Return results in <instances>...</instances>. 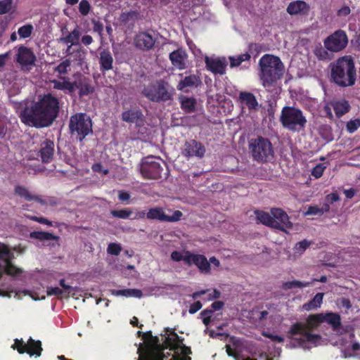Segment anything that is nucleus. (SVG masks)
<instances>
[{"label": "nucleus", "instance_id": "obj_42", "mask_svg": "<svg viewBox=\"0 0 360 360\" xmlns=\"http://www.w3.org/2000/svg\"><path fill=\"white\" fill-rule=\"evenodd\" d=\"M311 283L309 282H301L300 281L294 280L291 281H287L283 283L282 288L283 290H289L295 288H302L304 287L309 286Z\"/></svg>", "mask_w": 360, "mask_h": 360}, {"label": "nucleus", "instance_id": "obj_25", "mask_svg": "<svg viewBox=\"0 0 360 360\" xmlns=\"http://www.w3.org/2000/svg\"><path fill=\"white\" fill-rule=\"evenodd\" d=\"M201 84L200 77L195 75L186 76L177 84L176 88L179 91H184L186 88L198 87Z\"/></svg>", "mask_w": 360, "mask_h": 360}, {"label": "nucleus", "instance_id": "obj_38", "mask_svg": "<svg viewBox=\"0 0 360 360\" xmlns=\"http://www.w3.org/2000/svg\"><path fill=\"white\" fill-rule=\"evenodd\" d=\"M30 237L32 238H35L42 240H55L58 238V236L53 235L51 233L46 232V231H33L30 233Z\"/></svg>", "mask_w": 360, "mask_h": 360}, {"label": "nucleus", "instance_id": "obj_40", "mask_svg": "<svg viewBox=\"0 0 360 360\" xmlns=\"http://www.w3.org/2000/svg\"><path fill=\"white\" fill-rule=\"evenodd\" d=\"M184 255H183L181 252L174 250L171 253V259L174 262H181L183 261L186 265L190 264V251H184Z\"/></svg>", "mask_w": 360, "mask_h": 360}, {"label": "nucleus", "instance_id": "obj_21", "mask_svg": "<svg viewBox=\"0 0 360 360\" xmlns=\"http://www.w3.org/2000/svg\"><path fill=\"white\" fill-rule=\"evenodd\" d=\"M310 10L309 5L304 1L297 0L290 2L286 9L290 15H307Z\"/></svg>", "mask_w": 360, "mask_h": 360}, {"label": "nucleus", "instance_id": "obj_59", "mask_svg": "<svg viewBox=\"0 0 360 360\" xmlns=\"http://www.w3.org/2000/svg\"><path fill=\"white\" fill-rule=\"evenodd\" d=\"M59 284L63 288V293L65 294L66 297H68L72 290V287L69 285H66L64 278L60 280Z\"/></svg>", "mask_w": 360, "mask_h": 360}, {"label": "nucleus", "instance_id": "obj_26", "mask_svg": "<svg viewBox=\"0 0 360 360\" xmlns=\"http://www.w3.org/2000/svg\"><path fill=\"white\" fill-rule=\"evenodd\" d=\"M78 94L79 97H83L84 96H88L89 94H91L94 92V87L91 84V81L82 75H79V86H78Z\"/></svg>", "mask_w": 360, "mask_h": 360}, {"label": "nucleus", "instance_id": "obj_54", "mask_svg": "<svg viewBox=\"0 0 360 360\" xmlns=\"http://www.w3.org/2000/svg\"><path fill=\"white\" fill-rule=\"evenodd\" d=\"M325 169L326 167L323 164L319 163L313 168L311 175L316 179H319L323 175Z\"/></svg>", "mask_w": 360, "mask_h": 360}, {"label": "nucleus", "instance_id": "obj_30", "mask_svg": "<svg viewBox=\"0 0 360 360\" xmlns=\"http://www.w3.org/2000/svg\"><path fill=\"white\" fill-rule=\"evenodd\" d=\"M255 214L257 220L262 224L271 228H279L278 224L273 221L271 213L257 210Z\"/></svg>", "mask_w": 360, "mask_h": 360}, {"label": "nucleus", "instance_id": "obj_20", "mask_svg": "<svg viewBox=\"0 0 360 360\" xmlns=\"http://www.w3.org/2000/svg\"><path fill=\"white\" fill-rule=\"evenodd\" d=\"M238 102L245 105L250 111H257L259 110V103L255 96L249 91H240L239 93Z\"/></svg>", "mask_w": 360, "mask_h": 360}, {"label": "nucleus", "instance_id": "obj_9", "mask_svg": "<svg viewBox=\"0 0 360 360\" xmlns=\"http://www.w3.org/2000/svg\"><path fill=\"white\" fill-rule=\"evenodd\" d=\"M287 336L289 339L295 340L301 347H304L307 342L316 344L321 339L320 335L313 334L311 330H305L304 323L302 322L292 324Z\"/></svg>", "mask_w": 360, "mask_h": 360}, {"label": "nucleus", "instance_id": "obj_11", "mask_svg": "<svg viewBox=\"0 0 360 360\" xmlns=\"http://www.w3.org/2000/svg\"><path fill=\"white\" fill-rule=\"evenodd\" d=\"M348 44V37L345 31L338 30L323 40L324 47L330 52L338 53L344 50Z\"/></svg>", "mask_w": 360, "mask_h": 360}, {"label": "nucleus", "instance_id": "obj_56", "mask_svg": "<svg viewBox=\"0 0 360 360\" xmlns=\"http://www.w3.org/2000/svg\"><path fill=\"white\" fill-rule=\"evenodd\" d=\"M27 218H28L29 219H30L32 221H37V222H39L40 224H46V225H48L49 226H52V222L51 221H49V219H47L46 218L43 217H37V216L27 215Z\"/></svg>", "mask_w": 360, "mask_h": 360}, {"label": "nucleus", "instance_id": "obj_12", "mask_svg": "<svg viewBox=\"0 0 360 360\" xmlns=\"http://www.w3.org/2000/svg\"><path fill=\"white\" fill-rule=\"evenodd\" d=\"M183 213L179 210H175L172 215L165 213L163 209L160 207L150 208L146 214L148 219H156L160 221L176 222L181 220Z\"/></svg>", "mask_w": 360, "mask_h": 360}, {"label": "nucleus", "instance_id": "obj_2", "mask_svg": "<svg viewBox=\"0 0 360 360\" xmlns=\"http://www.w3.org/2000/svg\"><path fill=\"white\" fill-rule=\"evenodd\" d=\"M169 333L162 346L147 345L137 360H191L188 355L192 354L191 347L183 344L184 338L179 336L175 329L165 328Z\"/></svg>", "mask_w": 360, "mask_h": 360}, {"label": "nucleus", "instance_id": "obj_33", "mask_svg": "<svg viewBox=\"0 0 360 360\" xmlns=\"http://www.w3.org/2000/svg\"><path fill=\"white\" fill-rule=\"evenodd\" d=\"M323 322L330 324L333 330H338L341 326V317L339 314L334 312H328L323 314Z\"/></svg>", "mask_w": 360, "mask_h": 360}, {"label": "nucleus", "instance_id": "obj_13", "mask_svg": "<svg viewBox=\"0 0 360 360\" xmlns=\"http://www.w3.org/2000/svg\"><path fill=\"white\" fill-rule=\"evenodd\" d=\"M205 148L200 142L190 139L186 141L181 150V154L186 158L197 157L202 158L205 153Z\"/></svg>", "mask_w": 360, "mask_h": 360}, {"label": "nucleus", "instance_id": "obj_62", "mask_svg": "<svg viewBox=\"0 0 360 360\" xmlns=\"http://www.w3.org/2000/svg\"><path fill=\"white\" fill-rule=\"evenodd\" d=\"M224 302L223 301H215L211 305L210 308L213 309V311H219L223 308Z\"/></svg>", "mask_w": 360, "mask_h": 360}, {"label": "nucleus", "instance_id": "obj_24", "mask_svg": "<svg viewBox=\"0 0 360 360\" xmlns=\"http://www.w3.org/2000/svg\"><path fill=\"white\" fill-rule=\"evenodd\" d=\"M15 194L25 198L27 201L35 200L41 205H46V200L40 196L32 195L27 188L22 186L18 185L15 187Z\"/></svg>", "mask_w": 360, "mask_h": 360}, {"label": "nucleus", "instance_id": "obj_5", "mask_svg": "<svg viewBox=\"0 0 360 360\" xmlns=\"http://www.w3.org/2000/svg\"><path fill=\"white\" fill-rule=\"evenodd\" d=\"M174 93V89L163 79L152 82L142 90V94L149 101L155 103L171 101Z\"/></svg>", "mask_w": 360, "mask_h": 360}, {"label": "nucleus", "instance_id": "obj_35", "mask_svg": "<svg viewBox=\"0 0 360 360\" xmlns=\"http://www.w3.org/2000/svg\"><path fill=\"white\" fill-rule=\"evenodd\" d=\"M196 99L193 97H181V108L186 113H191L195 111Z\"/></svg>", "mask_w": 360, "mask_h": 360}, {"label": "nucleus", "instance_id": "obj_47", "mask_svg": "<svg viewBox=\"0 0 360 360\" xmlns=\"http://www.w3.org/2000/svg\"><path fill=\"white\" fill-rule=\"evenodd\" d=\"M27 343H25L22 339H15L14 344L12 345L11 348L14 350H17L19 354H24L27 350Z\"/></svg>", "mask_w": 360, "mask_h": 360}, {"label": "nucleus", "instance_id": "obj_61", "mask_svg": "<svg viewBox=\"0 0 360 360\" xmlns=\"http://www.w3.org/2000/svg\"><path fill=\"white\" fill-rule=\"evenodd\" d=\"M202 307V304L200 301H196L193 304H192L189 307V313L191 314H193L199 311Z\"/></svg>", "mask_w": 360, "mask_h": 360}, {"label": "nucleus", "instance_id": "obj_58", "mask_svg": "<svg viewBox=\"0 0 360 360\" xmlns=\"http://www.w3.org/2000/svg\"><path fill=\"white\" fill-rule=\"evenodd\" d=\"M46 294L48 296H59L63 294V290L58 287H48L46 289Z\"/></svg>", "mask_w": 360, "mask_h": 360}, {"label": "nucleus", "instance_id": "obj_16", "mask_svg": "<svg viewBox=\"0 0 360 360\" xmlns=\"http://www.w3.org/2000/svg\"><path fill=\"white\" fill-rule=\"evenodd\" d=\"M273 221L278 224L279 228L276 229L286 232L287 229L292 228V223L289 220V217L285 212L280 208L271 210Z\"/></svg>", "mask_w": 360, "mask_h": 360}, {"label": "nucleus", "instance_id": "obj_27", "mask_svg": "<svg viewBox=\"0 0 360 360\" xmlns=\"http://www.w3.org/2000/svg\"><path fill=\"white\" fill-rule=\"evenodd\" d=\"M113 58L108 50H103L100 53L99 65L101 72H105L112 69Z\"/></svg>", "mask_w": 360, "mask_h": 360}, {"label": "nucleus", "instance_id": "obj_43", "mask_svg": "<svg viewBox=\"0 0 360 360\" xmlns=\"http://www.w3.org/2000/svg\"><path fill=\"white\" fill-rule=\"evenodd\" d=\"M111 214L119 219H128L132 214V211L128 208L122 210H114L110 212Z\"/></svg>", "mask_w": 360, "mask_h": 360}, {"label": "nucleus", "instance_id": "obj_23", "mask_svg": "<svg viewBox=\"0 0 360 360\" xmlns=\"http://www.w3.org/2000/svg\"><path fill=\"white\" fill-rule=\"evenodd\" d=\"M330 105L333 108L335 116L338 118L342 117L343 115L349 112L351 105L346 99L334 100L330 102Z\"/></svg>", "mask_w": 360, "mask_h": 360}, {"label": "nucleus", "instance_id": "obj_57", "mask_svg": "<svg viewBox=\"0 0 360 360\" xmlns=\"http://www.w3.org/2000/svg\"><path fill=\"white\" fill-rule=\"evenodd\" d=\"M262 335L265 338L271 339L274 342H283L284 341V338L282 336L274 335L267 331H263Z\"/></svg>", "mask_w": 360, "mask_h": 360}, {"label": "nucleus", "instance_id": "obj_17", "mask_svg": "<svg viewBox=\"0 0 360 360\" xmlns=\"http://www.w3.org/2000/svg\"><path fill=\"white\" fill-rule=\"evenodd\" d=\"M205 63L207 70L212 72L214 75H224L226 72L227 62L225 58H212L205 56Z\"/></svg>", "mask_w": 360, "mask_h": 360}, {"label": "nucleus", "instance_id": "obj_19", "mask_svg": "<svg viewBox=\"0 0 360 360\" xmlns=\"http://www.w3.org/2000/svg\"><path fill=\"white\" fill-rule=\"evenodd\" d=\"M189 260L190 264H188V266H191L193 264H195L198 268L201 273H210V264L205 257V256L200 254H194L191 252Z\"/></svg>", "mask_w": 360, "mask_h": 360}, {"label": "nucleus", "instance_id": "obj_37", "mask_svg": "<svg viewBox=\"0 0 360 360\" xmlns=\"http://www.w3.org/2000/svg\"><path fill=\"white\" fill-rule=\"evenodd\" d=\"M143 338L144 340L151 339L152 342H148L144 346H141L138 348V349H137V353L139 354L138 359H140V354L142 352L141 349H143L147 345H155V346H162V343L160 344L159 342V339L157 336H153L151 331H147V332L143 333Z\"/></svg>", "mask_w": 360, "mask_h": 360}, {"label": "nucleus", "instance_id": "obj_63", "mask_svg": "<svg viewBox=\"0 0 360 360\" xmlns=\"http://www.w3.org/2000/svg\"><path fill=\"white\" fill-rule=\"evenodd\" d=\"M226 351L229 356H232L236 359L239 358V354L237 352H234L229 345H226Z\"/></svg>", "mask_w": 360, "mask_h": 360}, {"label": "nucleus", "instance_id": "obj_48", "mask_svg": "<svg viewBox=\"0 0 360 360\" xmlns=\"http://www.w3.org/2000/svg\"><path fill=\"white\" fill-rule=\"evenodd\" d=\"M13 6V0H1L0 1V15L8 13Z\"/></svg>", "mask_w": 360, "mask_h": 360}, {"label": "nucleus", "instance_id": "obj_7", "mask_svg": "<svg viewBox=\"0 0 360 360\" xmlns=\"http://www.w3.org/2000/svg\"><path fill=\"white\" fill-rule=\"evenodd\" d=\"M249 149L254 160L259 163L271 162L274 158V149L269 139L259 136L250 141Z\"/></svg>", "mask_w": 360, "mask_h": 360}, {"label": "nucleus", "instance_id": "obj_8", "mask_svg": "<svg viewBox=\"0 0 360 360\" xmlns=\"http://www.w3.org/2000/svg\"><path fill=\"white\" fill-rule=\"evenodd\" d=\"M69 132L72 137L82 142L93 133L92 120L86 113L77 112L70 116Z\"/></svg>", "mask_w": 360, "mask_h": 360}, {"label": "nucleus", "instance_id": "obj_6", "mask_svg": "<svg viewBox=\"0 0 360 360\" xmlns=\"http://www.w3.org/2000/svg\"><path fill=\"white\" fill-rule=\"evenodd\" d=\"M280 122L285 129L299 132L305 128L307 120L300 109L284 106L281 110Z\"/></svg>", "mask_w": 360, "mask_h": 360}, {"label": "nucleus", "instance_id": "obj_18", "mask_svg": "<svg viewBox=\"0 0 360 360\" xmlns=\"http://www.w3.org/2000/svg\"><path fill=\"white\" fill-rule=\"evenodd\" d=\"M188 55L183 49H177L176 50L171 52L169 55V58L172 64L177 69L181 70L186 68V61Z\"/></svg>", "mask_w": 360, "mask_h": 360}, {"label": "nucleus", "instance_id": "obj_55", "mask_svg": "<svg viewBox=\"0 0 360 360\" xmlns=\"http://www.w3.org/2000/svg\"><path fill=\"white\" fill-rule=\"evenodd\" d=\"M305 215H323V211H321L320 207L317 205L309 206L307 210L305 212Z\"/></svg>", "mask_w": 360, "mask_h": 360}, {"label": "nucleus", "instance_id": "obj_50", "mask_svg": "<svg viewBox=\"0 0 360 360\" xmlns=\"http://www.w3.org/2000/svg\"><path fill=\"white\" fill-rule=\"evenodd\" d=\"M91 10V5L87 0H82L79 4V11L81 15H87Z\"/></svg>", "mask_w": 360, "mask_h": 360}, {"label": "nucleus", "instance_id": "obj_1", "mask_svg": "<svg viewBox=\"0 0 360 360\" xmlns=\"http://www.w3.org/2000/svg\"><path fill=\"white\" fill-rule=\"evenodd\" d=\"M22 123L37 129L51 126L58 117L60 101L51 93L39 95L37 101H22L13 104Z\"/></svg>", "mask_w": 360, "mask_h": 360}, {"label": "nucleus", "instance_id": "obj_53", "mask_svg": "<svg viewBox=\"0 0 360 360\" xmlns=\"http://www.w3.org/2000/svg\"><path fill=\"white\" fill-rule=\"evenodd\" d=\"M91 23L93 25V31L94 32H97L98 35L102 38L103 34V24L101 21L96 19H92Z\"/></svg>", "mask_w": 360, "mask_h": 360}, {"label": "nucleus", "instance_id": "obj_52", "mask_svg": "<svg viewBox=\"0 0 360 360\" xmlns=\"http://www.w3.org/2000/svg\"><path fill=\"white\" fill-rule=\"evenodd\" d=\"M122 250V247L120 244L115 243H111L108 245L107 251L108 253L117 256L120 255V252Z\"/></svg>", "mask_w": 360, "mask_h": 360}, {"label": "nucleus", "instance_id": "obj_49", "mask_svg": "<svg viewBox=\"0 0 360 360\" xmlns=\"http://www.w3.org/2000/svg\"><path fill=\"white\" fill-rule=\"evenodd\" d=\"M311 242L306 239L296 243L295 246V252L300 254L303 253L311 245Z\"/></svg>", "mask_w": 360, "mask_h": 360}, {"label": "nucleus", "instance_id": "obj_51", "mask_svg": "<svg viewBox=\"0 0 360 360\" xmlns=\"http://www.w3.org/2000/svg\"><path fill=\"white\" fill-rule=\"evenodd\" d=\"M360 127V120L354 119L347 122L346 128L349 133H354Z\"/></svg>", "mask_w": 360, "mask_h": 360}, {"label": "nucleus", "instance_id": "obj_45", "mask_svg": "<svg viewBox=\"0 0 360 360\" xmlns=\"http://www.w3.org/2000/svg\"><path fill=\"white\" fill-rule=\"evenodd\" d=\"M70 65L71 60L70 59H65L54 68V72L60 75H66L68 73V68H70Z\"/></svg>", "mask_w": 360, "mask_h": 360}, {"label": "nucleus", "instance_id": "obj_4", "mask_svg": "<svg viewBox=\"0 0 360 360\" xmlns=\"http://www.w3.org/2000/svg\"><path fill=\"white\" fill-rule=\"evenodd\" d=\"M259 79L264 88L276 85L284 75L285 66L278 56L265 54L259 60Z\"/></svg>", "mask_w": 360, "mask_h": 360}, {"label": "nucleus", "instance_id": "obj_28", "mask_svg": "<svg viewBox=\"0 0 360 360\" xmlns=\"http://www.w3.org/2000/svg\"><path fill=\"white\" fill-rule=\"evenodd\" d=\"M27 350L25 353H27L30 356H35L36 357L40 356L43 350L41 347V342L40 340H35L31 337L27 342Z\"/></svg>", "mask_w": 360, "mask_h": 360}, {"label": "nucleus", "instance_id": "obj_22", "mask_svg": "<svg viewBox=\"0 0 360 360\" xmlns=\"http://www.w3.org/2000/svg\"><path fill=\"white\" fill-rule=\"evenodd\" d=\"M40 157L42 162L49 163L53 160L54 153V143L53 141L46 139L41 143V148L39 150Z\"/></svg>", "mask_w": 360, "mask_h": 360}, {"label": "nucleus", "instance_id": "obj_41", "mask_svg": "<svg viewBox=\"0 0 360 360\" xmlns=\"http://www.w3.org/2000/svg\"><path fill=\"white\" fill-rule=\"evenodd\" d=\"M13 257V253L11 251L9 247L0 242V260L4 263L6 261L12 260Z\"/></svg>", "mask_w": 360, "mask_h": 360}, {"label": "nucleus", "instance_id": "obj_10", "mask_svg": "<svg viewBox=\"0 0 360 360\" xmlns=\"http://www.w3.org/2000/svg\"><path fill=\"white\" fill-rule=\"evenodd\" d=\"M164 163L161 158L155 156L145 157L140 163V172L144 179H158L162 177Z\"/></svg>", "mask_w": 360, "mask_h": 360}, {"label": "nucleus", "instance_id": "obj_3", "mask_svg": "<svg viewBox=\"0 0 360 360\" xmlns=\"http://www.w3.org/2000/svg\"><path fill=\"white\" fill-rule=\"evenodd\" d=\"M330 81L340 88L352 86L356 81V69L353 58L346 55L330 64Z\"/></svg>", "mask_w": 360, "mask_h": 360}, {"label": "nucleus", "instance_id": "obj_39", "mask_svg": "<svg viewBox=\"0 0 360 360\" xmlns=\"http://www.w3.org/2000/svg\"><path fill=\"white\" fill-rule=\"evenodd\" d=\"M79 37L80 32L77 27H75L65 37L61 38V41L66 44H71V45H77L79 43Z\"/></svg>", "mask_w": 360, "mask_h": 360}, {"label": "nucleus", "instance_id": "obj_34", "mask_svg": "<svg viewBox=\"0 0 360 360\" xmlns=\"http://www.w3.org/2000/svg\"><path fill=\"white\" fill-rule=\"evenodd\" d=\"M323 314H311L307 319L304 323L305 330H313L316 329L320 323L323 322Z\"/></svg>", "mask_w": 360, "mask_h": 360}, {"label": "nucleus", "instance_id": "obj_64", "mask_svg": "<svg viewBox=\"0 0 360 360\" xmlns=\"http://www.w3.org/2000/svg\"><path fill=\"white\" fill-rule=\"evenodd\" d=\"M93 41L94 39L89 34L84 35L81 39V42L85 46L91 44Z\"/></svg>", "mask_w": 360, "mask_h": 360}, {"label": "nucleus", "instance_id": "obj_44", "mask_svg": "<svg viewBox=\"0 0 360 360\" xmlns=\"http://www.w3.org/2000/svg\"><path fill=\"white\" fill-rule=\"evenodd\" d=\"M328 50L321 46H316L314 51V53L319 60H325L329 58Z\"/></svg>", "mask_w": 360, "mask_h": 360}, {"label": "nucleus", "instance_id": "obj_29", "mask_svg": "<svg viewBox=\"0 0 360 360\" xmlns=\"http://www.w3.org/2000/svg\"><path fill=\"white\" fill-rule=\"evenodd\" d=\"M143 117V113L140 110H128L122 113V120L128 123L142 121Z\"/></svg>", "mask_w": 360, "mask_h": 360}, {"label": "nucleus", "instance_id": "obj_46", "mask_svg": "<svg viewBox=\"0 0 360 360\" xmlns=\"http://www.w3.org/2000/svg\"><path fill=\"white\" fill-rule=\"evenodd\" d=\"M33 26L30 24H28L19 27L18 33L20 38L26 39L31 36Z\"/></svg>", "mask_w": 360, "mask_h": 360}, {"label": "nucleus", "instance_id": "obj_14", "mask_svg": "<svg viewBox=\"0 0 360 360\" xmlns=\"http://www.w3.org/2000/svg\"><path fill=\"white\" fill-rule=\"evenodd\" d=\"M156 41L157 39L148 31H143L135 35L134 44L136 49L142 51H148L154 48Z\"/></svg>", "mask_w": 360, "mask_h": 360}, {"label": "nucleus", "instance_id": "obj_36", "mask_svg": "<svg viewBox=\"0 0 360 360\" xmlns=\"http://www.w3.org/2000/svg\"><path fill=\"white\" fill-rule=\"evenodd\" d=\"M323 295L324 294L322 292L317 293L311 300L303 304V309L306 311H311L320 307L323 302Z\"/></svg>", "mask_w": 360, "mask_h": 360}, {"label": "nucleus", "instance_id": "obj_60", "mask_svg": "<svg viewBox=\"0 0 360 360\" xmlns=\"http://www.w3.org/2000/svg\"><path fill=\"white\" fill-rule=\"evenodd\" d=\"M111 293L115 296H124L129 297L130 294V289L112 290Z\"/></svg>", "mask_w": 360, "mask_h": 360}, {"label": "nucleus", "instance_id": "obj_31", "mask_svg": "<svg viewBox=\"0 0 360 360\" xmlns=\"http://www.w3.org/2000/svg\"><path fill=\"white\" fill-rule=\"evenodd\" d=\"M61 80L53 79L51 83L53 85V89L56 90H60L67 91L68 94H72V86L70 84L69 79L65 77H60Z\"/></svg>", "mask_w": 360, "mask_h": 360}, {"label": "nucleus", "instance_id": "obj_15", "mask_svg": "<svg viewBox=\"0 0 360 360\" xmlns=\"http://www.w3.org/2000/svg\"><path fill=\"white\" fill-rule=\"evenodd\" d=\"M37 58L30 48L21 45L18 49L15 61L22 68L31 67L35 65Z\"/></svg>", "mask_w": 360, "mask_h": 360}, {"label": "nucleus", "instance_id": "obj_32", "mask_svg": "<svg viewBox=\"0 0 360 360\" xmlns=\"http://www.w3.org/2000/svg\"><path fill=\"white\" fill-rule=\"evenodd\" d=\"M22 272L21 269L13 264L12 260L5 262L4 264H0V278L4 273L10 276H18Z\"/></svg>", "mask_w": 360, "mask_h": 360}]
</instances>
